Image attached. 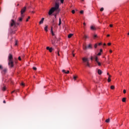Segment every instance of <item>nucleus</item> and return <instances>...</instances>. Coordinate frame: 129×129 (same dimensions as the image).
<instances>
[{"label":"nucleus","instance_id":"21","mask_svg":"<svg viewBox=\"0 0 129 129\" xmlns=\"http://www.w3.org/2000/svg\"><path fill=\"white\" fill-rule=\"evenodd\" d=\"M87 48H88L89 49H91L92 48V46L91 45V44H90L88 46Z\"/></svg>","mask_w":129,"mask_h":129},{"label":"nucleus","instance_id":"44","mask_svg":"<svg viewBox=\"0 0 129 129\" xmlns=\"http://www.w3.org/2000/svg\"><path fill=\"white\" fill-rule=\"evenodd\" d=\"M18 45V41H16V43H15V46H17Z\"/></svg>","mask_w":129,"mask_h":129},{"label":"nucleus","instance_id":"62","mask_svg":"<svg viewBox=\"0 0 129 129\" xmlns=\"http://www.w3.org/2000/svg\"><path fill=\"white\" fill-rule=\"evenodd\" d=\"M17 6H19V4H18V5H17Z\"/></svg>","mask_w":129,"mask_h":129},{"label":"nucleus","instance_id":"22","mask_svg":"<svg viewBox=\"0 0 129 129\" xmlns=\"http://www.w3.org/2000/svg\"><path fill=\"white\" fill-rule=\"evenodd\" d=\"M6 86H4V87L2 88L3 91H6Z\"/></svg>","mask_w":129,"mask_h":129},{"label":"nucleus","instance_id":"16","mask_svg":"<svg viewBox=\"0 0 129 129\" xmlns=\"http://www.w3.org/2000/svg\"><path fill=\"white\" fill-rule=\"evenodd\" d=\"M110 77H111V76L109 75V77L108 78V82H110L111 81V80L110 79Z\"/></svg>","mask_w":129,"mask_h":129},{"label":"nucleus","instance_id":"51","mask_svg":"<svg viewBox=\"0 0 129 129\" xmlns=\"http://www.w3.org/2000/svg\"><path fill=\"white\" fill-rule=\"evenodd\" d=\"M59 22H61V18H59Z\"/></svg>","mask_w":129,"mask_h":129},{"label":"nucleus","instance_id":"32","mask_svg":"<svg viewBox=\"0 0 129 129\" xmlns=\"http://www.w3.org/2000/svg\"><path fill=\"white\" fill-rule=\"evenodd\" d=\"M21 85H22V86H25V83H21Z\"/></svg>","mask_w":129,"mask_h":129},{"label":"nucleus","instance_id":"23","mask_svg":"<svg viewBox=\"0 0 129 129\" xmlns=\"http://www.w3.org/2000/svg\"><path fill=\"white\" fill-rule=\"evenodd\" d=\"M126 99L125 98H123L122 99V102H125Z\"/></svg>","mask_w":129,"mask_h":129},{"label":"nucleus","instance_id":"63","mask_svg":"<svg viewBox=\"0 0 129 129\" xmlns=\"http://www.w3.org/2000/svg\"><path fill=\"white\" fill-rule=\"evenodd\" d=\"M121 125H122V123L121 124Z\"/></svg>","mask_w":129,"mask_h":129},{"label":"nucleus","instance_id":"64","mask_svg":"<svg viewBox=\"0 0 129 129\" xmlns=\"http://www.w3.org/2000/svg\"><path fill=\"white\" fill-rule=\"evenodd\" d=\"M121 125H122V123L121 124Z\"/></svg>","mask_w":129,"mask_h":129},{"label":"nucleus","instance_id":"56","mask_svg":"<svg viewBox=\"0 0 129 129\" xmlns=\"http://www.w3.org/2000/svg\"><path fill=\"white\" fill-rule=\"evenodd\" d=\"M107 75H108L109 76V75H110L109 73H107Z\"/></svg>","mask_w":129,"mask_h":129},{"label":"nucleus","instance_id":"7","mask_svg":"<svg viewBox=\"0 0 129 129\" xmlns=\"http://www.w3.org/2000/svg\"><path fill=\"white\" fill-rule=\"evenodd\" d=\"M7 72H8V69L7 68H4L2 71H1V73L2 74H6V73H7Z\"/></svg>","mask_w":129,"mask_h":129},{"label":"nucleus","instance_id":"29","mask_svg":"<svg viewBox=\"0 0 129 129\" xmlns=\"http://www.w3.org/2000/svg\"><path fill=\"white\" fill-rule=\"evenodd\" d=\"M84 13V11L83 10H82L80 11V13L81 14V15H83V14Z\"/></svg>","mask_w":129,"mask_h":129},{"label":"nucleus","instance_id":"59","mask_svg":"<svg viewBox=\"0 0 129 129\" xmlns=\"http://www.w3.org/2000/svg\"><path fill=\"white\" fill-rule=\"evenodd\" d=\"M14 92H15V91H12L11 93H14Z\"/></svg>","mask_w":129,"mask_h":129},{"label":"nucleus","instance_id":"30","mask_svg":"<svg viewBox=\"0 0 129 129\" xmlns=\"http://www.w3.org/2000/svg\"><path fill=\"white\" fill-rule=\"evenodd\" d=\"M110 88L111 89H114V86H111Z\"/></svg>","mask_w":129,"mask_h":129},{"label":"nucleus","instance_id":"6","mask_svg":"<svg viewBox=\"0 0 129 129\" xmlns=\"http://www.w3.org/2000/svg\"><path fill=\"white\" fill-rule=\"evenodd\" d=\"M54 10L56 11L57 13H59V4L55 3V5L54 7H52Z\"/></svg>","mask_w":129,"mask_h":129},{"label":"nucleus","instance_id":"4","mask_svg":"<svg viewBox=\"0 0 129 129\" xmlns=\"http://www.w3.org/2000/svg\"><path fill=\"white\" fill-rule=\"evenodd\" d=\"M26 10H27L26 7H24L23 8L21 9V14L22 17H24V16H25V13H26Z\"/></svg>","mask_w":129,"mask_h":129},{"label":"nucleus","instance_id":"8","mask_svg":"<svg viewBox=\"0 0 129 129\" xmlns=\"http://www.w3.org/2000/svg\"><path fill=\"white\" fill-rule=\"evenodd\" d=\"M62 73H64L65 74H69V73H70V72L69 71H67L66 72V70H62Z\"/></svg>","mask_w":129,"mask_h":129},{"label":"nucleus","instance_id":"33","mask_svg":"<svg viewBox=\"0 0 129 129\" xmlns=\"http://www.w3.org/2000/svg\"><path fill=\"white\" fill-rule=\"evenodd\" d=\"M22 20H23V18H19V21L20 22H22Z\"/></svg>","mask_w":129,"mask_h":129},{"label":"nucleus","instance_id":"13","mask_svg":"<svg viewBox=\"0 0 129 129\" xmlns=\"http://www.w3.org/2000/svg\"><path fill=\"white\" fill-rule=\"evenodd\" d=\"M91 30H92L93 31H95V30H96V28L94 26H91Z\"/></svg>","mask_w":129,"mask_h":129},{"label":"nucleus","instance_id":"24","mask_svg":"<svg viewBox=\"0 0 129 129\" xmlns=\"http://www.w3.org/2000/svg\"><path fill=\"white\" fill-rule=\"evenodd\" d=\"M77 78H78L77 76H74L73 77V79H74V80H76V79H77Z\"/></svg>","mask_w":129,"mask_h":129},{"label":"nucleus","instance_id":"57","mask_svg":"<svg viewBox=\"0 0 129 129\" xmlns=\"http://www.w3.org/2000/svg\"><path fill=\"white\" fill-rule=\"evenodd\" d=\"M1 12H2V8H0V13H1Z\"/></svg>","mask_w":129,"mask_h":129},{"label":"nucleus","instance_id":"35","mask_svg":"<svg viewBox=\"0 0 129 129\" xmlns=\"http://www.w3.org/2000/svg\"><path fill=\"white\" fill-rule=\"evenodd\" d=\"M51 43L52 45H55V42L53 40H51Z\"/></svg>","mask_w":129,"mask_h":129},{"label":"nucleus","instance_id":"12","mask_svg":"<svg viewBox=\"0 0 129 129\" xmlns=\"http://www.w3.org/2000/svg\"><path fill=\"white\" fill-rule=\"evenodd\" d=\"M98 74H99V75H101V74H102V71H101V70H98Z\"/></svg>","mask_w":129,"mask_h":129},{"label":"nucleus","instance_id":"17","mask_svg":"<svg viewBox=\"0 0 129 129\" xmlns=\"http://www.w3.org/2000/svg\"><path fill=\"white\" fill-rule=\"evenodd\" d=\"M95 60L97 63V62H98V58L97 57V56H95Z\"/></svg>","mask_w":129,"mask_h":129},{"label":"nucleus","instance_id":"18","mask_svg":"<svg viewBox=\"0 0 129 129\" xmlns=\"http://www.w3.org/2000/svg\"><path fill=\"white\" fill-rule=\"evenodd\" d=\"M4 69V67H3V65L0 64V70L2 71Z\"/></svg>","mask_w":129,"mask_h":129},{"label":"nucleus","instance_id":"46","mask_svg":"<svg viewBox=\"0 0 129 129\" xmlns=\"http://www.w3.org/2000/svg\"><path fill=\"white\" fill-rule=\"evenodd\" d=\"M109 26L110 27V28H112L113 25H112V24H110V25H109Z\"/></svg>","mask_w":129,"mask_h":129},{"label":"nucleus","instance_id":"61","mask_svg":"<svg viewBox=\"0 0 129 129\" xmlns=\"http://www.w3.org/2000/svg\"><path fill=\"white\" fill-rule=\"evenodd\" d=\"M56 16H57V14H56V15H55V17H56Z\"/></svg>","mask_w":129,"mask_h":129},{"label":"nucleus","instance_id":"47","mask_svg":"<svg viewBox=\"0 0 129 129\" xmlns=\"http://www.w3.org/2000/svg\"><path fill=\"white\" fill-rule=\"evenodd\" d=\"M110 45H111V43H108V46H110Z\"/></svg>","mask_w":129,"mask_h":129},{"label":"nucleus","instance_id":"45","mask_svg":"<svg viewBox=\"0 0 129 129\" xmlns=\"http://www.w3.org/2000/svg\"><path fill=\"white\" fill-rule=\"evenodd\" d=\"M61 24V22H59V23H58V26H60Z\"/></svg>","mask_w":129,"mask_h":129},{"label":"nucleus","instance_id":"60","mask_svg":"<svg viewBox=\"0 0 129 129\" xmlns=\"http://www.w3.org/2000/svg\"><path fill=\"white\" fill-rule=\"evenodd\" d=\"M127 35L129 36V32L127 33Z\"/></svg>","mask_w":129,"mask_h":129},{"label":"nucleus","instance_id":"39","mask_svg":"<svg viewBox=\"0 0 129 129\" xmlns=\"http://www.w3.org/2000/svg\"><path fill=\"white\" fill-rule=\"evenodd\" d=\"M97 37V35H94V39H95V38Z\"/></svg>","mask_w":129,"mask_h":129},{"label":"nucleus","instance_id":"2","mask_svg":"<svg viewBox=\"0 0 129 129\" xmlns=\"http://www.w3.org/2000/svg\"><path fill=\"white\" fill-rule=\"evenodd\" d=\"M82 60L84 65L87 66V67H90V64L89 63V60H88V58L86 57H83Z\"/></svg>","mask_w":129,"mask_h":129},{"label":"nucleus","instance_id":"40","mask_svg":"<svg viewBox=\"0 0 129 129\" xmlns=\"http://www.w3.org/2000/svg\"><path fill=\"white\" fill-rule=\"evenodd\" d=\"M123 92L124 94L126 93V91L125 90H123Z\"/></svg>","mask_w":129,"mask_h":129},{"label":"nucleus","instance_id":"37","mask_svg":"<svg viewBox=\"0 0 129 129\" xmlns=\"http://www.w3.org/2000/svg\"><path fill=\"white\" fill-rule=\"evenodd\" d=\"M18 59L19 60V61H21L22 60V58H21V56H19L18 57Z\"/></svg>","mask_w":129,"mask_h":129},{"label":"nucleus","instance_id":"38","mask_svg":"<svg viewBox=\"0 0 129 129\" xmlns=\"http://www.w3.org/2000/svg\"><path fill=\"white\" fill-rule=\"evenodd\" d=\"M103 10H104L103 8H101V9H100V11L101 12H103Z\"/></svg>","mask_w":129,"mask_h":129},{"label":"nucleus","instance_id":"43","mask_svg":"<svg viewBox=\"0 0 129 129\" xmlns=\"http://www.w3.org/2000/svg\"><path fill=\"white\" fill-rule=\"evenodd\" d=\"M60 2L61 4H63L64 3V0H60Z\"/></svg>","mask_w":129,"mask_h":129},{"label":"nucleus","instance_id":"14","mask_svg":"<svg viewBox=\"0 0 129 129\" xmlns=\"http://www.w3.org/2000/svg\"><path fill=\"white\" fill-rule=\"evenodd\" d=\"M51 34L52 35V36H55V34L53 32V27L51 28Z\"/></svg>","mask_w":129,"mask_h":129},{"label":"nucleus","instance_id":"20","mask_svg":"<svg viewBox=\"0 0 129 129\" xmlns=\"http://www.w3.org/2000/svg\"><path fill=\"white\" fill-rule=\"evenodd\" d=\"M72 36H73V34H69L68 37L69 38H71V37H72Z\"/></svg>","mask_w":129,"mask_h":129},{"label":"nucleus","instance_id":"28","mask_svg":"<svg viewBox=\"0 0 129 129\" xmlns=\"http://www.w3.org/2000/svg\"><path fill=\"white\" fill-rule=\"evenodd\" d=\"M94 58H95V56L94 57H93V56H91V61H93V59H94Z\"/></svg>","mask_w":129,"mask_h":129},{"label":"nucleus","instance_id":"52","mask_svg":"<svg viewBox=\"0 0 129 129\" xmlns=\"http://www.w3.org/2000/svg\"><path fill=\"white\" fill-rule=\"evenodd\" d=\"M110 35H109V34H108L107 35V37H110Z\"/></svg>","mask_w":129,"mask_h":129},{"label":"nucleus","instance_id":"10","mask_svg":"<svg viewBox=\"0 0 129 129\" xmlns=\"http://www.w3.org/2000/svg\"><path fill=\"white\" fill-rule=\"evenodd\" d=\"M44 20H45V18H44L41 19V20L39 22V25H41V24H43V23H44Z\"/></svg>","mask_w":129,"mask_h":129},{"label":"nucleus","instance_id":"19","mask_svg":"<svg viewBox=\"0 0 129 129\" xmlns=\"http://www.w3.org/2000/svg\"><path fill=\"white\" fill-rule=\"evenodd\" d=\"M84 38L85 39H89V36H88V35H85Z\"/></svg>","mask_w":129,"mask_h":129},{"label":"nucleus","instance_id":"3","mask_svg":"<svg viewBox=\"0 0 129 129\" xmlns=\"http://www.w3.org/2000/svg\"><path fill=\"white\" fill-rule=\"evenodd\" d=\"M10 25L11 27H14V26H16V25H17V26H19V23H16L15 20H14V19H12L10 22Z\"/></svg>","mask_w":129,"mask_h":129},{"label":"nucleus","instance_id":"36","mask_svg":"<svg viewBox=\"0 0 129 129\" xmlns=\"http://www.w3.org/2000/svg\"><path fill=\"white\" fill-rule=\"evenodd\" d=\"M33 70H37V68L34 67H33Z\"/></svg>","mask_w":129,"mask_h":129},{"label":"nucleus","instance_id":"9","mask_svg":"<svg viewBox=\"0 0 129 129\" xmlns=\"http://www.w3.org/2000/svg\"><path fill=\"white\" fill-rule=\"evenodd\" d=\"M46 49H47V50H48L49 51L50 53L52 52V51H53V48H52V47L50 48V47H49V46H47V47H46Z\"/></svg>","mask_w":129,"mask_h":129},{"label":"nucleus","instance_id":"31","mask_svg":"<svg viewBox=\"0 0 129 129\" xmlns=\"http://www.w3.org/2000/svg\"><path fill=\"white\" fill-rule=\"evenodd\" d=\"M30 17H28V18L26 19V22H28L29 20H30Z\"/></svg>","mask_w":129,"mask_h":129},{"label":"nucleus","instance_id":"41","mask_svg":"<svg viewBox=\"0 0 129 129\" xmlns=\"http://www.w3.org/2000/svg\"><path fill=\"white\" fill-rule=\"evenodd\" d=\"M72 14H75V11L72 10Z\"/></svg>","mask_w":129,"mask_h":129},{"label":"nucleus","instance_id":"58","mask_svg":"<svg viewBox=\"0 0 129 129\" xmlns=\"http://www.w3.org/2000/svg\"><path fill=\"white\" fill-rule=\"evenodd\" d=\"M100 51V52H102V49H101Z\"/></svg>","mask_w":129,"mask_h":129},{"label":"nucleus","instance_id":"26","mask_svg":"<svg viewBox=\"0 0 129 129\" xmlns=\"http://www.w3.org/2000/svg\"><path fill=\"white\" fill-rule=\"evenodd\" d=\"M105 121H106V122H109V121H110L109 118L105 120Z\"/></svg>","mask_w":129,"mask_h":129},{"label":"nucleus","instance_id":"53","mask_svg":"<svg viewBox=\"0 0 129 129\" xmlns=\"http://www.w3.org/2000/svg\"><path fill=\"white\" fill-rule=\"evenodd\" d=\"M110 53H112V50H110Z\"/></svg>","mask_w":129,"mask_h":129},{"label":"nucleus","instance_id":"34","mask_svg":"<svg viewBox=\"0 0 129 129\" xmlns=\"http://www.w3.org/2000/svg\"><path fill=\"white\" fill-rule=\"evenodd\" d=\"M95 48H97V43H96L94 45Z\"/></svg>","mask_w":129,"mask_h":129},{"label":"nucleus","instance_id":"55","mask_svg":"<svg viewBox=\"0 0 129 129\" xmlns=\"http://www.w3.org/2000/svg\"><path fill=\"white\" fill-rule=\"evenodd\" d=\"M103 46H106V44L104 43V44H103Z\"/></svg>","mask_w":129,"mask_h":129},{"label":"nucleus","instance_id":"49","mask_svg":"<svg viewBox=\"0 0 129 129\" xmlns=\"http://www.w3.org/2000/svg\"><path fill=\"white\" fill-rule=\"evenodd\" d=\"M101 43H99L98 44V45H99V46H101Z\"/></svg>","mask_w":129,"mask_h":129},{"label":"nucleus","instance_id":"48","mask_svg":"<svg viewBox=\"0 0 129 129\" xmlns=\"http://www.w3.org/2000/svg\"><path fill=\"white\" fill-rule=\"evenodd\" d=\"M83 25H84V26H86V23H85V22H84V23H83Z\"/></svg>","mask_w":129,"mask_h":129},{"label":"nucleus","instance_id":"1","mask_svg":"<svg viewBox=\"0 0 129 129\" xmlns=\"http://www.w3.org/2000/svg\"><path fill=\"white\" fill-rule=\"evenodd\" d=\"M12 59H13V55H12L11 54H9V59H8V61H9L8 65L9 67H10V68H13V67H14V61Z\"/></svg>","mask_w":129,"mask_h":129},{"label":"nucleus","instance_id":"50","mask_svg":"<svg viewBox=\"0 0 129 129\" xmlns=\"http://www.w3.org/2000/svg\"><path fill=\"white\" fill-rule=\"evenodd\" d=\"M73 57H75V54L73 53Z\"/></svg>","mask_w":129,"mask_h":129},{"label":"nucleus","instance_id":"25","mask_svg":"<svg viewBox=\"0 0 129 129\" xmlns=\"http://www.w3.org/2000/svg\"><path fill=\"white\" fill-rule=\"evenodd\" d=\"M97 63L98 66H101V63L99 61H97Z\"/></svg>","mask_w":129,"mask_h":129},{"label":"nucleus","instance_id":"54","mask_svg":"<svg viewBox=\"0 0 129 129\" xmlns=\"http://www.w3.org/2000/svg\"><path fill=\"white\" fill-rule=\"evenodd\" d=\"M3 102H4V103H6V100H4V101H3Z\"/></svg>","mask_w":129,"mask_h":129},{"label":"nucleus","instance_id":"42","mask_svg":"<svg viewBox=\"0 0 129 129\" xmlns=\"http://www.w3.org/2000/svg\"><path fill=\"white\" fill-rule=\"evenodd\" d=\"M97 55L98 56H100V55H101V52H99Z\"/></svg>","mask_w":129,"mask_h":129},{"label":"nucleus","instance_id":"5","mask_svg":"<svg viewBox=\"0 0 129 129\" xmlns=\"http://www.w3.org/2000/svg\"><path fill=\"white\" fill-rule=\"evenodd\" d=\"M54 12H55L56 14H58V12H57V11L54 10V8H51L48 12L49 16H51V15H52V14H53Z\"/></svg>","mask_w":129,"mask_h":129},{"label":"nucleus","instance_id":"15","mask_svg":"<svg viewBox=\"0 0 129 129\" xmlns=\"http://www.w3.org/2000/svg\"><path fill=\"white\" fill-rule=\"evenodd\" d=\"M44 30L45 32H47L48 31V25H45V27H44Z\"/></svg>","mask_w":129,"mask_h":129},{"label":"nucleus","instance_id":"11","mask_svg":"<svg viewBox=\"0 0 129 129\" xmlns=\"http://www.w3.org/2000/svg\"><path fill=\"white\" fill-rule=\"evenodd\" d=\"M59 52H60V49L57 48V50L55 51V54H57L58 56H60V53H59Z\"/></svg>","mask_w":129,"mask_h":129},{"label":"nucleus","instance_id":"27","mask_svg":"<svg viewBox=\"0 0 129 129\" xmlns=\"http://www.w3.org/2000/svg\"><path fill=\"white\" fill-rule=\"evenodd\" d=\"M83 49L84 50H87V46H84Z\"/></svg>","mask_w":129,"mask_h":129}]
</instances>
